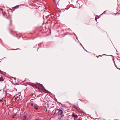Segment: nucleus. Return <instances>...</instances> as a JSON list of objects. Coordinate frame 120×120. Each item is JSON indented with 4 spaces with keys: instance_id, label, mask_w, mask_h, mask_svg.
Instances as JSON below:
<instances>
[{
    "instance_id": "obj_1",
    "label": "nucleus",
    "mask_w": 120,
    "mask_h": 120,
    "mask_svg": "<svg viewBox=\"0 0 120 120\" xmlns=\"http://www.w3.org/2000/svg\"><path fill=\"white\" fill-rule=\"evenodd\" d=\"M39 85H38L39 86H40L42 87V88L43 90H44L46 91V93H50L53 96H55V95H54V94H52L50 92H49V91H48V90H47L44 87V86H43V85L40 84V83H38Z\"/></svg>"
},
{
    "instance_id": "obj_2",
    "label": "nucleus",
    "mask_w": 120,
    "mask_h": 120,
    "mask_svg": "<svg viewBox=\"0 0 120 120\" xmlns=\"http://www.w3.org/2000/svg\"><path fill=\"white\" fill-rule=\"evenodd\" d=\"M49 13V12L48 11H47L46 12L44 13L43 15V18L44 19V20L45 19L44 18V16H45V17L46 18H47L48 17H50L51 16L50 15H48L46 16V15H45L46 14H48Z\"/></svg>"
},
{
    "instance_id": "obj_3",
    "label": "nucleus",
    "mask_w": 120,
    "mask_h": 120,
    "mask_svg": "<svg viewBox=\"0 0 120 120\" xmlns=\"http://www.w3.org/2000/svg\"><path fill=\"white\" fill-rule=\"evenodd\" d=\"M58 115H61L63 114V111L62 110H60L57 112Z\"/></svg>"
},
{
    "instance_id": "obj_4",
    "label": "nucleus",
    "mask_w": 120,
    "mask_h": 120,
    "mask_svg": "<svg viewBox=\"0 0 120 120\" xmlns=\"http://www.w3.org/2000/svg\"><path fill=\"white\" fill-rule=\"evenodd\" d=\"M72 117H74V119L75 120V118H76L78 116L75 114L74 113H73L72 115Z\"/></svg>"
},
{
    "instance_id": "obj_5",
    "label": "nucleus",
    "mask_w": 120,
    "mask_h": 120,
    "mask_svg": "<svg viewBox=\"0 0 120 120\" xmlns=\"http://www.w3.org/2000/svg\"><path fill=\"white\" fill-rule=\"evenodd\" d=\"M63 116L62 115H59L58 117V119L59 120Z\"/></svg>"
},
{
    "instance_id": "obj_6",
    "label": "nucleus",
    "mask_w": 120,
    "mask_h": 120,
    "mask_svg": "<svg viewBox=\"0 0 120 120\" xmlns=\"http://www.w3.org/2000/svg\"><path fill=\"white\" fill-rule=\"evenodd\" d=\"M32 86L33 87H35L37 88H38V86H37L35 84H33L32 85Z\"/></svg>"
},
{
    "instance_id": "obj_7",
    "label": "nucleus",
    "mask_w": 120,
    "mask_h": 120,
    "mask_svg": "<svg viewBox=\"0 0 120 120\" xmlns=\"http://www.w3.org/2000/svg\"><path fill=\"white\" fill-rule=\"evenodd\" d=\"M74 108L78 110L79 109L80 110V109L79 108V107L78 106H75L74 107Z\"/></svg>"
},
{
    "instance_id": "obj_8",
    "label": "nucleus",
    "mask_w": 120,
    "mask_h": 120,
    "mask_svg": "<svg viewBox=\"0 0 120 120\" xmlns=\"http://www.w3.org/2000/svg\"><path fill=\"white\" fill-rule=\"evenodd\" d=\"M26 116H24L22 118V120H26Z\"/></svg>"
},
{
    "instance_id": "obj_9",
    "label": "nucleus",
    "mask_w": 120,
    "mask_h": 120,
    "mask_svg": "<svg viewBox=\"0 0 120 120\" xmlns=\"http://www.w3.org/2000/svg\"><path fill=\"white\" fill-rule=\"evenodd\" d=\"M4 81V79L3 77H1L0 78V81Z\"/></svg>"
},
{
    "instance_id": "obj_10",
    "label": "nucleus",
    "mask_w": 120,
    "mask_h": 120,
    "mask_svg": "<svg viewBox=\"0 0 120 120\" xmlns=\"http://www.w3.org/2000/svg\"><path fill=\"white\" fill-rule=\"evenodd\" d=\"M19 5H17L16 6H15L14 7H13V8H15V9H12V10H13V11H14L15 10V9L16 8V7H19Z\"/></svg>"
},
{
    "instance_id": "obj_11",
    "label": "nucleus",
    "mask_w": 120,
    "mask_h": 120,
    "mask_svg": "<svg viewBox=\"0 0 120 120\" xmlns=\"http://www.w3.org/2000/svg\"><path fill=\"white\" fill-rule=\"evenodd\" d=\"M34 109L36 110H38V107H37L36 106H34Z\"/></svg>"
},
{
    "instance_id": "obj_12",
    "label": "nucleus",
    "mask_w": 120,
    "mask_h": 120,
    "mask_svg": "<svg viewBox=\"0 0 120 120\" xmlns=\"http://www.w3.org/2000/svg\"><path fill=\"white\" fill-rule=\"evenodd\" d=\"M60 110H59L58 109H56L55 111V112L56 113H57Z\"/></svg>"
},
{
    "instance_id": "obj_13",
    "label": "nucleus",
    "mask_w": 120,
    "mask_h": 120,
    "mask_svg": "<svg viewBox=\"0 0 120 120\" xmlns=\"http://www.w3.org/2000/svg\"><path fill=\"white\" fill-rule=\"evenodd\" d=\"M15 100H16L17 99L18 97V96H15Z\"/></svg>"
},
{
    "instance_id": "obj_14",
    "label": "nucleus",
    "mask_w": 120,
    "mask_h": 120,
    "mask_svg": "<svg viewBox=\"0 0 120 120\" xmlns=\"http://www.w3.org/2000/svg\"><path fill=\"white\" fill-rule=\"evenodd\" d=\"M0 74H3V72L0 70Z\"/></svg>"
},
{
    "instance_id": "obj_15",
    "label": "nucleus",
    "mask_w": 120,
    "mask_h": 120,
    "mask_svg": "<svg viewBox=\"0 0 120 120\" xmlns=\"http://www.w3.org/2000/svg\"><path fill=\"white\" fill-rule=\"evenodd\" d=\"M3 98H2L1 99H0V101H2V99Z\"/></svg>"
},
{
    "instance_id": "obj_16",
    "label": "nucleus",
    "mask_w": 120,
    "mask_h": 120,
    "mask_svg": "<svg viewBox=\"0 0 120 120\" xmlns=\"http://www.w3.org/2000/svg\"><path fill=\"white\" fill-rule=\"evenodd\" d=\"M34 105V104L33 103H31V105L32 106H33Z\"/></svg>"
},
{
    "instance_id": "obj_17",
    "label": "nucleus",
    "mask_w": 120,
    "mask_h": 120,
    "mask_svg": "<svg viewBox=\"0 0 120 120\" xmlns=\"http://www.w3.org/2000/svg\"><path fill=\"white\" fill-rule=\"evenodd\" d=\"M80 44H81V45H82V47L84 49V47H83V46H82V44H81V43H80Z\"/></svg>"
},
{
    "instance_id": "obj_18",
    "label": "nucleus",
    "mask_w": 120,
    "mask_h": 120,
    "mask_svg": "<svg viewBox=\"0 0 120 120\" xmlns=\"http://www.w3.org/2000/svg\"><path fill=\"white\" fill-rule=\"evenodd\" d=\"M10 25H11V20H10Z\"/></svg>"
},
{
    "instance_id": "obj_19",
    "label": "nucleus",
    "mask_w": 120,
    "mask_h": 120,
    "mask_svg": "<svg viewBox=\"0 0 120 120\" xmlns=\"http://www.w3.org/2000/svg\"><path fill=\"white\" fill-rule=\"evenodd\" d=\"M95 19L96 21H97V18H95Z\"/></svg>"
},
{
    "instance_id": "obj_20",
    "label": "nucleus",
    "mask_w": 120,
    "mask_h": 120,
    "mask_svg": "<svg viewBox=\"0 0 120 120\" xmlns=\"http://www.w3.org/2000/svg\"><path fill=\"white\" fill-rule=\"evenodd\" d=\"M14 78V79H16V78Z\"/></svg>"
},
{
    "instance_id": "obj_21",
    "label": "nucleus",
    "mask_w": 120,
    "mask_h": 120,
    "mask_svg": "<svg viewBox=\"0 0 120 120\" xmlns=\"http://www.w3.org/2000/svg\"><path fill=\"white\" fill-rule=\"evenodd\" d=\"M11 50H15V49H11Z\"/></svg>"
},
{
    "instance_id": "obj_22",
    "label": "nucleus",
    "mask_w": 120,
    "mask_h": 120,
    "mask_svg": "<svg viewBox=\"0 0 120 120\" xmlns=\"http://www.w3.org/2000/svg\"><path fill=\"white\" fill-rule=\"evenodd\" d=\"M97 58H98V57H99V56H97Z\"/></svg>"
},
{
    "instance_id": "obj_23",
    "label": "nucleus",
    "mask_w": 120,
    "mask_h": 120,
    "mask_svg": "<svg viewBox=\"0 0 120 120\" xmlns=\"http://www.w3.org/2000/svg\"><path fill=\"white\" fill-rule=\"evenodd\" d=\"M85 51H86V52H88V51H87V50H85Z\"/></svg>"
},
{
    "instance_id": "obj_24",
    "label": "nucleus",
    "mask_w": 120,
    "mask_h": 120,
    "mask_svg": "<svg viewBox=\"0 0 120 120\" xmlns=\"http://www.w3.org/2000/svg\"><path fill=\"white\" fill-rule=\"evenodd\" d=\"M85 51H86V52H88V51H87V50H85Z\"/></svg>"
},
{
    "instance_id": "obj_25",
    "label": "nucleus",
    "mask_w": 120,
    "mask_h": 120,
    "mask_svg": "<svg viewBox=\"0 0 120 120\" xmlns=\"http://www.w3.org/2000/svg\"><path fill=\"white\" fill-rule=\"evenodd\" d=\"M85 51H86V52H88V51H87V50H85Z\"/></svg>"
},
{
    "instance_id": "obj_26",
    "label": "nucleus",
    "mask_w": 120,
    "mask_h": 120,
    "mask_svg": "<svg viewBox=\"0 0 120 120\" xmlns=\"http://www.w3.org/2000/svg\"><path fill=\"white\" fill-rule=\"evenodd\" d=\"M12 117H13V118H14V116H12Z\"/></svg>"
},
{
    "instance_id": "obj_27",
    "label": "nucleus",
    "mask_w": 120,
    "mask_h": 120,
    "mask_svg": "<svg viewBox=\"0 0 120 120\" xmlns=\"http://www.w3.org/2000/svg\"><path fill=\"white\" fill-rule=\"evenodd\" d=\"M59 16L60 15L57 16V17H59Z\"/></svg>"
},
{
    "instance_id": "obj_28",
    "label": "nucleus",
    "mask_w": 120,
    "mask_h": 120,
    "mask_svg": "<svg viewBox=\"0 0 120 120\" xmlns=\"http://www.w3.org/2000/svg\"><path fill=\"white\" fill-rule=\"evenodd\" d=\"M103 13H102L101 14V15H102V14H103Z\"/></svg>"
},
{
    "instance_id": "obj_29",
    "label": "nucleus",
    "mask_w": 120,
    "mask_h": 120,
    "mask_svg": "<svg viewBox=\"0 0 120 120\" xmlns=\"http://www.w3.org/2000/svg\"><path fill=\"white\" fill-rule=\"evenodd\" d=\"M105 12V11H104V13H104Z\"/></svg>"
},
{
    "instance_id": "obj_30",
    "label": "nucleus",
    "mask_w": 120,
    "mask_h": 120,
    "mask_svg": "<svg viewBox=\"0 0 120 120\" xmlns=\"http://www.w3.org/2000/svg\"><path fill=\"white\" fill-rule=\"evenodd\" d=\"M79 120H81L80 119H79Z\"/></svg>"
},
{
    "instance_id": "obj_31",
    "label": "nucleus",
    "mask_w": 120,
    "mask_h": 120,
    "mask_svg": "<svg viewBox=\"0 0 120 120\" xmlns=\"http://www.w3.org/2000/svg\"><path fill=\"white\" fill-rule=\"evenodd\" d=\"M38 120V119H37V120Z\"/></svg>"
},
{
    "instance_id": "obj_32",
    "label": "nucleus",
    "mask_w": 120,
    "mask_h": 120,
    "mask_svg": "<svg viewBox=\"0 0 120 120\" xmlns=\"http://www.w3.org/2000/svg\"><path fill=\"white\" fill-rule=\"evenodd\" d=\"M101 56V55H99V56Z\"/></svg>"
}]
</instances>
